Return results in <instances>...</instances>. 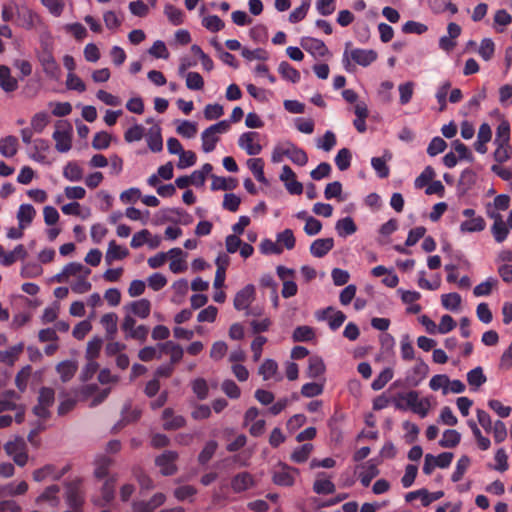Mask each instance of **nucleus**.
Wrapping results in <instances>:
<instances>
[{"mask_svg":"<svg viewBox=\"0 0 512 512\" xmlns=\"http://www.w3.org/2000/svg\"><path fill=\"white\" fill-rule=\"evenodd\" d=\"M392 403L398 410L411 409L414 413L424 418L428 415L430 402L427 398L419 399L417 391L398 393L392 398Z\"/></svg>","mask_w":512,"mask_h":512,"instance_id":"obj_1","label":"nucleus"},{"mask_svg":"<svg viewBox=\"0 0 512 512\" xmlns=\"http://www.w3.org/2000/svg\"><path fill=\"white\" fill-rule=\"evenodd\" d=\"M345 46L342 62L346 70H349L351 60L360 66L367 67L377 59V53L372 49L355 48L349 50L350 42H347Z\"/></svg>","mask_w":512,"mask_h":512,"instance_id":"obj_2","label":"nucleus"},{"mask_svg":"<svg viewBox=\"0 0 512 512\" xmlns=\"http://www.w3.org/2000/svg\"><path fill=\"white\" fill-rule=\"evenodd\" d=\"M299 474V469L283 462H278L272 470V481L278 486L291 487L294 485Z\"/></svg>","mask_w":512,"mask_h":512,"instance_id":"obj_3","label":"nucleus"},{"mask_svg":"<svg viewBox=\"0 0 512 512\" xmlns=\"http://www.w3.org/2000/svg\"><path fill=\"white\" fill-rule=\"evenodd\" d=\"M65 501L71 509L83 508L85 493L81 479L76 478L65 483Z\"/></svg>","mask_w":512,"mask_h":512,"instance_id":"obj_4","label":"nucleus"},{"mask_svg":"<svg viewBox=\"0 0 512 512\" xmlns=\"http://www.w3.org/2000/svg\"><path fill=\"white\" fill-rule=\"evenodd\" d=\"M72 126L66 121H59L52 137L55 141V148L58 152L65 153L72 146Z\"/></svg>","mask_w":512,"mask_h":512,"instance_id":"obj_5","label":"nucleus"},{"mask_svg":"<svg viewBox=\"0 0 512 512\" xmlns=\"http://www.w3.org/2000/svg\"><path fill=\"white\" fill-rule=\"evenodd\" d=\"M6 454L12 457L14 463L20 467H23L28 462L27 445L22 437H16L12 441H8L4 445Z\"/></svg>","mask_w":512,"mask_h":512,"instance_id":"obj_6","label":"nucleus"},{"mask_svg":"<svg viewBox=\"0 0 512 512\" xmlns=\"http://www.w3.org/2000/svg\"><path fill=\"white\" fill-rule=\"evenodd\" d=\"M55 392L52 388L42 387L39 391L38 404L33 408L34 414L42 419L50 416L49 408L54 404Z\"/></svg>","mask_w":512,"mask_h":512,"instance_id":"obj_7","label":"nucleus"},{"mask_svg":"<svg viewBox=\"0 0 512 512\" xmlns=\"http://www.w3.org/2000/svg\"><path fill=\"white\" fill-rule=\"evenodd\" d=\"M300 45L314 58H325L331 56L326 44L320 39L313 37H302L300 40Z\"/></svg>","mask_w":512,"mask_h":512,"instance_id":"obj_8","label":"nucleus"},{"mask_svg":"<svg viewBox=\"0 0 512 512\" xmlns=\"http://www.w3.org/2000/svg\"><path fill=\"white\" fill-rule=\"evenodd\" d=\"M238 145L248 155L255 156L261 153L262 146L259 143V133L249 131L244 132L239 136Z\"/></svg>","mask_w":512,"mask_h":512,"instance_id":"obj_9","label":"nucleus"},{"mask_svg":"<svg viewBox=\"0 0 512 512\" xmlns=\"http://www.w3.org/2000/svg\"><path fill=\"white\" fill-rule=\"evenodd\" d=\"M428 372V365L419 358L415 366L406 372L405 382L410 387H417L426 378Z\"/></svg>","mask_w":512,"mask_h":512,"instance_id":"obj_10","label":"nucleus"},{"mask_svg":"<svg viewBox=\"0 0 512 512\" xmlns=\"http://www.w3.org/2000/svg\"><path fill=\"white\" fill-rule=\"evenodd\" d=\"M165 221L189 225L193 222V217L182 208H167L160 211Z\"/></svg>","mask_w":512,"mask_h":512,"instance_id":"obj_11","label":"nucleus"},{"mask_svg":"<svg viewBox=\"0 0 512 512\" xmlns=\"http://www.w3.org/2000/svg\"><path fill=\"white\" fill-rule=\"evenodd\" d=\"M178 458V454L175 451H165L155 460V463L161 469L163 475L169 476L176 472L175 460Z\"/></svg>","mask_w":512,"mask_h":512,"instance_id":"obj_12","label":"nucleus"},{"mask_svg":"<svg viewBox=\"0 0 512 512\" xmlns=\"http://www.w3.org/2000/svg\"><path fill=\"white\" fill-rule=\"evenodd\" d=\"M255 298V287L253 284L246 285L238 291L234 298V307L236 310H245L253 302Z\"/></svg>","mask_w":512,"mask_h":512,"instance_id":"obj_13","label":"nucleus"},{"mask_svg":"<svg viewBox=\"0 0 512 512\" xmlns=\"http://www.w3.org/2000/svg\"><path fill=\"white\" fill-rule=\"evenodd\" d=\"M256 484L253 475L249 472L237 473L231 479V488L235 493H241L254 487Z\"/></svg>","mask_w":512,"mask_h":512,"instance_id":"obj_14","label":"nucleus"},{"mask_svg":"<svg viewBox=\"0 0 512 512\" xmlns=\"http://www.w3.org/2000/svg\"><path fill=\"white\" fill-rule=\"evenodd\" d=\"M60 486L50 485L44 489V491L36 498L37 504L46 503L52 508H56L60 504Z\"/></svg>","mask_w":512,"mask_h":512,"instance_id":"obj_15","label":"nucleus"},{"mask_svg":"<svg viewBox=\"0 0 512 512\" xmlns=\"http://www.w3.org/2000/svg\"><path fill=\"white\" fill-rule=\"evenodd\" d=\"M166 500L163 493H156L149 501H135L132 504L133 512H152Z\"/></svg>","mask_w":512,"mask_h":512,"instance_id":"obj_16","label":"nucleus"},{"mask_svg":"<svg viewBox=\"0 0 512 512\" xmlns=\"http://www.w3.org/2000/svg\"><path fill=\"white\" fill-rule=\"evenodd\" d=\"M45 74L51 78L57 79L60 74V67L50 51H43L39 57Z\"/></svg>","mask_w":512,"mask_h":512,"instance_id":"obj_17","label":"nucleus"},{"mask_svg":"<svg viewBox=\"0 0 512 512\" xmlns=\"http://www.w3.org/2000/svg\"><path fill=\"white\" fill-rule=\"evenodd\" d=\"M334 247L333 238H319L310 245V253L316 258H322L327 255Z\"/></svg>","mask_w":512,"mask_h":512,"instance_id":"obj_18","label":"nucleus"},{"mask_svg":"<svg viewBox=\"0 0 512 512\" xmlns=\"http://www.w3.org/2000/svg\"><path fill=\"white\" fill-rule=\"evenodd\" d=\"M489 217L494 219V223L491 227V232L494 236V239L498 243H502L508 236L509 230L502 220V217L499 213H488Z\"/></svg>","mask_w":512,"mask_h":512,"instance_id":"obj_19","label":"nucleus"},{"mask_svg":"<svg viewBox=\"0 0 512 512\" xmlns=\"http://www.w3.org/2000/svg\"><path fill=\"white\" fill-rule=\"evenodd\" d=\"M146 141L152 152H160L163 149V139L159 124H153L146 133Z\"/></svg>","mask_w":512,"mask_h":512,"instance_id":"obj_20","label":"nucleus"},{"mask_svg":"<svg viewBox=\"0 0 512 512\" xmlns=\"http://www.w3.org/2000/svg\"><path fill=\"white\" fill-rule=\"evenodd\" d=\"M162 419L164 421L163 428L165 430H177L186 423L185 418L181 415H175L171 408H166L163 411Z\"/></svg>","mask_w":512,"mask_h":512,"instance_id":"obj_21","label":"nucleus"},{"mask_svg":"<svg viewBox=\"0 0 512 512\" xmlns=\"http://www.w3.org/2000/svg\"><path fill=\"white\" fill-rule=\"evenodd\" d=\"M116 481V476H111L108 479H106L101 489V498L95 500L96 505L105 506L114 499Z\"/></svg>","mask_w":512,"mask_h":512,"instance_id":"obj_22","label":"nucleus"},{"mask_svg":"<svg viewBox=\"0 0 512 512\" xmlns=\"http://www.w3.org/2000/svg\"><path fill=\"white\" fill-rule=\"evenodd\" d=\"M0 87L3 91L9 93L18 88V81L11 76L10 69L5 65H0Z\"/></svg>","mask_w":512,"mask_h":512,"instance_id":"obj_23","label":"nucleus"},{"mask_svg":"<svg viewBox=\"0 0 512 512\" xmlns=\"http://www.w3.org/2000/svg\"><path fill=\"white\" fill-rule=\"evenodd\" d=\"M127 308L133 315H135L141 319H145L150 315L151 302L148 299L142 298V299L131 302L127 306Z\"/></svg>","mask_w":512,"mask_h":512,"instance_id":"obj_24","label":"nucleus"},{"mask_svg":"<svg viewBox=\"0 0 512 512\" xmlns=\"http://www.w3.org/2000/svg\"><path fill=\"white\" fill-rule=\"evenodd\" d=\"M113 460L106 455H98L94 461V476L103 479L108 476Z\"/></svg>","mask_w":512,"mask_h":512,"instance_id":"obj_25","label":"nucleus"},{"mask_svg":"<svg viewBox=\"0 0 512 512\" xmlns=\"http://www.w3.org/2000/svg\"><path fill=\"white\" fill-rule=\"evenodd\" d=\"M336 490L335 484L325 477V473H318L313 484V491L316 494H332Z\"/></svg>","mask_w":512,"mask_h":512,"instance_id":"obj_26","label":"nucleus"},{"mask_svg":"<svg viewBox=\"0 0 512 512\" xmlns=\"http://www.w3.org/2000/svg\"><path fill=\"white\" fill-rule=\"evenodd\" d=\"M392 155L389 152H385L382 157H373L371 159V166L380 178H387L390 173V169L387 166V161L391 160Z\"/></svg>","mask_w":512,"mask_h":512,"instance_id":"obj_27","label":"nucleus"},{"mask_svg":"<svg viewBox=\"0 0 512 512\" xmlns=\"http://www.w3.org/2000/svg\"><path fill=\"white\" fill-rule=\"evenodd\" d=\"M18 151V139L9 135L0 139V154L6 158H12Z\"/></svg>","mask_w":512,"mask_h":512,"instance_id":"obj_28","label":"nucleus"},{"mask_svg":"<svg viewBox=\"0 0 512 512\" xmlns=\"http://www.w3.org/2000/svg\"><path fill=\"white\" fill-rule=\"evenodd\" d=\"M117 321L118 317L113 312L104 314L100 319V323L106 331V338L108 340L114 339L117 333Z\"/></svg>","mask_w":512,"mask_h":512,"instance_id":"obj_29","label":"nucleus"},{"mask_svg":"<svg viewBox=\"0 0 512 512\" xmlns=\"http://www.w3.org/2000/svg\"><path fill=\"white\" fill-rule=\"evenodd\" d=\"M335 230L340 237L346 238L357 231V226L352 217L347 216L336 222Z\"/></svg>","mask_w":512,"mask_h":512,"instance_id":"obj_30","label":"nucleus"},{"mask_svg":"<svg viewBox=\"0 0 512 512\" xmlns=\"http://www.w3.org/2000/svg\"><path fill=\"white\" fill-rule=\"evenodd\" d=\"M35 215L36 211L31 204H21L17 212L19 226L21 228L28 227L32 223Z\"/></svg>","mask_w":512,"mask_h":512,"instance_id":"obj_31","label":"nucleus"},{"mask_svg":"<svg viewBox=\"0 0 512 512\" xmlns=\"http://www.w3.org/2000/svg\"><path fill=\"white\" fill-rule=\"evenodd\" d=\"M486 222L484 218L480 215L477 217H473L471 219H467L460 224V232L461 233H474L481 232L485 229Z\"/></svg>","mask_w":512,"mask_h":512,"instance_id":"obj_32","label":"nucleus"},{"mask_svg":"<svg viewBox=\"0 0 512 512\" xmlns=\"http://www.w3.org/2000/svg\"><path fill=\"white\" fill-rule=\"evenodd\" d=\"M247 166L257 181L267 184L268 181L264 174V161L262 158H250L247 160Z\"/></svg>","mask_w":512,"mask_h":512,"instance_id":"obj_33","label":"nucleus"},{"mask_svg":"<svg viewBox=\"0 0 512 512\" xmlns=\"http://www.w3.org/2000/svg\"><path fill=\"white\" fill-rule=\"evenodd\" d=\"M56 371L63 382L69 381L77 371V364L74 361L65 360L56 366Z\"/></svg>","mask_w":512,"mask_h":512,"instance_id":"obj_34","label":"nucleus"},{"mask_svg":"<svg viewBox=\"0 0 512 512\" xmlns=\"http://www.w3.org/2000/svg\"><path fill=\"white\" fill-rule=\"evenodd\" d=\"M278 72L281 77L291 83H298L300 81V73L297 69L292 67L287 61L280 62Z\"/></svg>","mask_w":512,"mask_h":512,"instance_id":"obj_35","label":"nucleus"},{"mask_svg":"<svg viewBox=\"0 0 512 512\" xmlns=\"http://www.w3.org/2000/svg\"><path fill=\"white\" fill-rule=\"evenodd\" d=\"M325 372V364L321 357L311 356L308 360L307 377L317 378Z\"/></svg>","mask_w":512,"mask_h":512,"instance_id":"obj_36","label":"nucleus"},{"mask_svg":"<svg viewBox=\"0 0 512 512\" xmlns=\"http://www.w3.org/2000/svg\"><path fill=\"white\" fill-rule=\"evenodd\" d=\"M129 254V251L120 245H117L115 241H111L108 245L106 252V261L111 263L114 260H121Z\"/></svg>","mask_w":512,"mask_h":512,"instance_id":"obj_37","label":"nucleus"},{"mask_svg":"<svg viewBox=\"0 0 512 512\" xmlns=\"http://www.w3.org/2000/svg\"><path fill=\"white\" fill-rule=\"evenodd\" d=\"M461 441V434L454 429H447L444 431L439 445L443 448H454Z\"/></svg>","mask_w":512,"mask_h":512,"instance_id":"obj_38","label":"nucleus"},{"mask_svg":"<svg viewBox=\"0 0 512 512\" xmlns=\"http://www.w3.org/2000/svg\"><path fill=\"white\" fill-rule=\"evenodd\" d=\"M315 338V331L312 327L307 325L298 326L292 334L294 342H308Z\"/></svg>","mask_w":512,"mask_h":512,"instance_id":"obj_39","label":"nucleus"},{"mask_svg":"<svg viewBox=\"0 0 512 512\" xmlns=\"http://www.w3.org/2000/svg\"><path fill=\"white\" fill-rule=\"evenodd\" d=\"M168 253L172 258L169 265L170 270L175 274L185 271L187 267L183 260L180 258L183 253L182 250L180 248H172Z\"/></svg>","mask_w":512,"mask_h":512,"instance_id":"obj_40","label":"nucleus"},{"mask_svg":"<svg viewBox=\"0 0 512 512\" xmlns=\"http://www.w3.org/2000/svg\"><path fill=\"white\" fill-rule=\"evenodd\" d=\"M141 415V411L138 409H132L131 402H127L121 413V420L119 421V426H124L128 423L134 422L139 419Z\"/></svg>","mask_w":512,"mask_h":512,"instance_id":"obj_41","label":"nucleus"},{"mask_svg":"<svg viewBox=\"0 0 512 512\" xmlns=\"http://www.w3.org/2000/svg\"><path fill=\"white\" fill-rule=\"evenodd\" d=\"M63 176L72 182H77L83 178V169L75 162H69L63 169Z\"/></svg>","mask_w":512,"mask_h":512,"instance_id":"obj_42","label":"nucleus"},{"mask_svg":"<svg viewBox=\"0 0 512 512\" xmlns=\"http://www.w3.org/2000/svg\"><path fill=\"white\" fill-rule=\"evenodd\" d=\"M201 140L202 150L205 153H210L215 149L216 144L219 141V137L210 131L209 128H206L201 134Z\"/></svg>","mask_w":512,"mask_h":512,"instance_id":"obj_43","label":"nucleus"},{"mask_svg":"<svg viewBox=\"0 0 512 512\" xmlns=\"http://www.w3.org/2000/svg\"><path fill=\"white\" fill-rule=\"evenodd\" d=\"M313 451V445L310 443L297 447L291 454V460L295 463H304Z\"/></svg>","mask_w":512,"mask_h":512,"instance_id":"obj_44","label":"nucleus"},{"mask_svg":"<svg viewBox=\"0 0 512 512\" xmlns=\"http://www.w3.org/2000/svg\"><path fill=\"white\" fill-rule=\"evenodd\" d=\"M498 280L494 277H488L485 281L476 285L473 290V294L476 297L488 296L492 289L497 285Z\"/></svg>","mask_w":512,"mask_h":512,"instance_id":"obj_45","label":"nucleus"},{"mask_svg":"<svg viewBox=\"0 0 512 512\" xmlns=\"http://www.w3.org/2000/svg\"><path fill=\"white\" fill-rule=\"evenodd\" d=\"M461 300V296L456 292L443 294L441 296L442 306L450 311L458 310L461 305Z\"/></svg>","mask_w":512,"mask_h":512,"instance_id":"obj_46","label":"nucleus"},{"mask_svg":"<svg viewBox=\"0 0 512 512\" xmlns=\"http://www.w3.org/2000/svg\"><path fill=\"white\" fill-rule=\"evenodd\" d=\"M351 159V151L348 148H342L335 156V164L340 171H345L350 167Z\"/></svg>","mask_w":512,"mask_h":512,"instance_id":"obj_47","label":"nucleus"},{"mask_svg":"<svg viewBox=\"0 0 512 512\" xmlns=\"http://www.w3.org/2000/svg\"><path fill=\"white\" fill-rule=\"evenodd\" d=\"M393 378V370L391 368L383 369L380 374L372 381L371 388L379 391Z\"/></svg>","mask_w":512,"mask_h":512,"instance_id":"obj_48","label":"nucleus"},{"mask_svg":"<svg viewBox=\"0 0 512 512\" xmlns=\"http://www.w3.org/2000/svg\"><path fill=\"white\" fill-rule=\"evenodd\" d=\"M27 252L22 244L17 245L13 251L6 253L4 259H1V264L4 266L12 265L17 259H24Z\"/></svg>","mask_w":512,"mask_h":512,"instance_id":"obj_49","label":"nucleus"},{"mask_svg":"<svg viewBox=\"0 0 512 512\" xmlns=\"http://www.w3.org/2000/svg\"><path fill=\"white\" fill-rule=\"evenodd\" d=\"M278 365L273 359H266L259 367L258 373L264 380H269L276 375Z\"/></svg>","mask_w":512,"mask_h":512,"instance_id":"obj_50","label":"nucleus"},{"mask_svg":"<svg viewBox=\"0 0 512 512\" xmlns=\"http://www.w3.org/2000/svg\"><path fill=\"white\" fill-rule=\"evenodd\" d=\"M337 140L335 134L327 130L322 138H318L316 141V146L318 149H322L325 152H329L336 145Z\"/></svg>","mask_w":512,"mask_h":512,"instance_id":"obj_51","label":"nucleus"},{"mask_svg":"<svg viewBox=\"0 0 512 512\" xmlns=\"http://www.w3.org/2000/svg\"><path fill=\"white\" fill-rule=\"evenodd\" d=\"M218 448V443L214 440L208 441L202 451L198 455V461L200 464L205 465L207 464L213 455L215 454L216 450Z\"/></svg>","mask_w":512,"mask_h":512,"instance_id":"obj_52","label":"nucleus"},{"mask_svg":"<svg viewBox=\"0 0 512 512\" xmlns=\"http://www.w3.org/2000/svg\"><path fill=\"white\" fill-rule=\"evenodd\" d=\"M366 470L360 474V482L364 487H368L373 478L379 474V469L372 460L368 461L365 466Z\"/></svg>","mask_w":512,"mask_h":512,"instance_id":"obj_53","label":"nucleus"},{"mask_svg":"<svg viewBox=\"0 0 512 512\" xmlns=\"http://www.w3.org/2000/svg\"><path fill=\"white\" fill-rule=\"evenodd\" d=\"M470 465V458L467 455H463L459 458L456 463V467L454 472L451 475V480L453 482H458L462 479L463 475L467 471Z\"/></svg>","mask_w":512,"mask_h":512,"instance_id":"obj_54","label":"nucleus"},{"mask_svg":"<svg viewBox=\"0 0 512 512\" xmlns=\"http://www.w3.org/2000/svg\"><path fill=\"white\" fill-rule=\"evenodd\" d=\"M487 378L481 367H476L467 373V382L470 386L479 388L486 382Z\"/></svg>","mask_w":512,"mask_h":512,"instance_id":"obj_55","label":"nucleus"},{"mask_svg":"<svg viewBox=\"0 0 512 512\" xmlns=\"http://www.w3.org/2000/svg\"><path fill=\"white\" fill-rule=\"evenodd\" d=\"M510 141V124L502 121L497 129L494 144H509Z\"/></svg>","mask_w":512,"mask_h":512,"instance_id":"obj_56","label":"nucleus"},{"mask_svg":"<svg viewBox=\"0 0 512 512\" xmlns=\"http://www.w3.org/2000/svg\"><path fill=\"white\" fill-rule=\"evenodd\" d=\"M478 53L483 60H491L495 53V44L493 40L491 38L482 39L478 49Z\"/></svg>","mask_w":512,"mask_h":512,"instance_id":"obj_57","label":"nucleus"},{"mask_svg":"<svg viewBox=\"0 0 512 512\" xmlns=\"http://www.w3.org/2000/svg\"><path fill=\"white\" fill-rule=\"evenodd\" d=\"M449 378L445 374L434 375L429 381V387L433 391L442 389V393L446 395L448 393Z\"/></svg>","mask_w":512,"mask_h":512,"instance_id":"obj_58","label":"nucleus"},{"mask_svg":"<svg viewBox=\"0 0 512 512\" xmlns=\"http://www.w3.org/2000/svg\"><path fill=\"white\" fill-rule=\"evenodd\" d=\"M90 273L91 270L79 262H71L64 266V274H66L67 277L76 275H84V277H88Z\"/></svg>","mask_w":512,"mask_h":512,"instance_id":"obj_59","label":"nucleus"},{"mask_svg":"<svg viewBox=\"0 0 512 512\" xmlns=\"http://www.w3.org/2000/svg\"><path fill=\"white\" fill-rule=\"evenodd\" d=\"M49 122V116L46 112L36 113L30 123V127L35 133H41Z\"/></svg>","mask_w":512,"mask_h":512,"instance_id":"obj_60","label":"nucleus"},{"mask_svg":"<svg viewBox=\"0 0 512 512\" xmlns=\"http://www.w3.org/2000/svg\"><path fill=\"white\" fill-rule=\"evenodd\" d=\"M414 87L415 84L412 81H408L399 85L398 91L400 95V104L406 105L411 101Z\"/></svg>","mask_w":512,"mask_h":512,"instance_id":"obj_61","label":"nucleus"},{"mask_svg":"<svg viewBox=\"0 0 512 512\" xmlns=\"http://www.w3.org/2000/svg\"><path fill=\"white\" fill-rule=\"evenodd\" d=\"M145 134V129L140 124H135L128 128L124 134V139L128 143L140 141Z\"/></svg>","mask_w":512,"mask_h":512,"instance_id":"obj_62","label":"nucleus"},{"mask_svg":"<svg viewBox=\"0 0 512 512\" xmlns=\"http://www.w3.org/2000/svg\"><path fill=\"white\" fill-rule=\"evenodd\" d=\"M260 252L264 255H279L283 252V248L278 242H273L271 239H263L260 244Z\"/></svg>","mask_w":512,"mask_h":512,"instance_id":"obj_63","label":"nucleus"},{"mask_svg":"<svg viewBox=\"0 0 512 512\" xmlns=\"http://www.w3.org/2000/svg\"><path fill=\"white\" fill-rule=\"evenodd\" d=\"M177 133L185 138H193L197 133V125L194 122L183 120L176 129Z\"/></svg>","mask_w":512,"mask_h":512,"instance_id":"obj_64","label":"nucleus"}]
</instances>
